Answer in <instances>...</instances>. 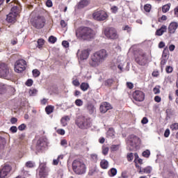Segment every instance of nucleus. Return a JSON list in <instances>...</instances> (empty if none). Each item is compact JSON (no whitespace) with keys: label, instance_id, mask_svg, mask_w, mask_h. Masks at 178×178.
I'll use <instances>...</instances> for the list:
<instances>
[{"label":"nucleus","instance_id":"obj_1","mask_svg":"<svg viewBox=\"0 0 178 178\" xmlns=\"http://www.w3.org/2000/svg\"><path fill=\"white\" fill-rule=\"evenodd\" d=\"M108 56V51L104 49L95 52L90 56V60H89L90 66L92 67H98L101 63L106 60Z\"/></svg>","mask_w":178,"mask_h":178},{"label":"nucleus","instance_id":"obj_2","mask_svg":"<svg viewBox=\"0 0 178 178\" xmlns=\"http://www.w3.org/2000/svg\"><path fill=\"white\" fill-rule=\"evenodd\" d=\"M76 35L81 40H91L94 38V31L88 27L81 26L76 29Z\"/></svg>","mask_w":178,"mask_h":178},{"label":"nucleus","instance_id":"obj_3","mask_svg":"<svg viewBox=\"0 0 178 178\" xmlns=\"http://www.w3.org/2000/svg\"><path fill=\"white\" fill-rule=\"evenodd\" d=\"M72 170L76 175H84L87 172V167L83 161L76 159L72 162Z\"/></svg>","mask_w":178,"mask_h":178},{"label":"nucleus","instance_id":"obj_4","mask_svg":"<svg viewBox=\"0 0 178 178\" xmlns=\"http://www.w3.org/2000/svg\"><path fill=\"white\" fill-rule=\"evenodd\" d=\"M75 124L79 129H90L92 126V122L90 118H86L85 117H81L76 120Z\"/></svg>","mask_w":178,"mask_h":178},{"label":"nucleus","instance_id":"obj_5","mask_svg":"<svg viewBox=\"0 0 178 178\" xmlns=\"http://www.w3.org/2000/svg\"><path fill=\"white\" fill-rule=\"evenodd\" d=\"M0 77L6 80H9L12 77L10 70L5 63H0Z\"/></svg>","mask_w":178,"mask_h":178},{"label":"nucleus","instance_id":"obj_6","mask_svg":"<svg viewBox=\"0 0 178 178\" xmlns=\"http://www.w3.org/2000/svg\"><path fill=\"white\" fill-rule=\"evenodd\" d=\"M92 18L97 22H104L108 19V13L105 10L97 9L92 13Z\"/></svg>","mask_w":178,"mask_h":178},{"label":"nucleus","instance_id":"obj_7","mask_svg":"<svg viewBox=\"0 0 178 178\" xmlns=\"http://www.w3.org/2000/svg\"><path fill=\"white\" fill-rule=\"evenodd\" d=\"M104 35L108 40H118L119 34L118 31L113 27H108L104 29Z\"/></svg>","mask_w":178,"mask_h":178},{"label":"nucleus","instance_id":"obj_8","mask_svg":"<svg viewBox=\"0 0 178 178\" xmlns=\"http://www.w3.org/2000/svg\"><path fill=\"white\" fill-rule=\"evenodd\" d=\"M19 15V7L14 6L11 8V11L7 15L6 22L8 23H16L17 15Z\"/></svg>","mask_w":178,"mask_h":178},{"label":"nucleus","instance_id":"obj_9","mask_svg":"<svg viewBox=\"0 0 178 178\" xmlns=\"http://www.w3.org/2000/svg\"><path fill=\"white\" fill-rule=\"evenodd\" d=\"M45 23H47V19H45L44 16H38L34 19L32 25L35 29L40 30L45 27Z\"/></svg>","mask_w":178,"mask_h":178},{"label":"nucleus","instance_id":"obj_10","mask_svg":"<svg viewBox=\"0 0 178 178\" xmlns=\"http://www.w3.org/2000/svg\"><path fill=\"white\" fill-rule=\"evenodd\" d=\"M26 66H27V62L24 59H19L15 63V72L22 73L26 70Z\"/></svg>","mask_w":178,"mask_h":178},{"label":"nucleus","instance_id":"obj_11","mask_svg":"<svg viewBox=\"0 0 178 178\" xmlns=\"http://www.w3.org/2000/svg\"><path fill=\"white\" fill-rule=\"evenodd\" d=\"M135 60L138 65H140V66H145L148 60L147 58V54L143 51H139L138 55L135 58Z\"/></svg>","mask_w":178,"mask_h":178},{"label":"nucleus","instance_id":"obj_12","mask_svg":"<svg viewBox=\"0 0 178 178\" xmlns=\"http://www.w3.org/2000/svg\"><path fill=\"white\" fill-rule=\"evenodd\" d=\"M49 173V170L47 168V164L45 163H42L39 166V177L40 178H47Z\"/></svg>","mask_w":178,"mask_h":178},{"label":"nucleus","instance_id":"obj_13","mask_svg":"<svg viewBox=\"0 0 178 178\" xmlns=\"http://www.w3.org/2000/svg\"><path fill=\"white\" fill-rule=\"evenodd\" d=\"M132 97L137 102H143L145 99V94L141 90H135L132 94Z\"/></svg>","mask_w":178,"mask_h":178},{"label":"nucleus","instance_id":"obj_14","mask_svg":"<svg viewBox=\"0 0 178 178\" xmlns=\"http://www.w3.org/2000/svg\"><path fill=\"white\" fill-rule=\"evenodd\" d=\"M10 170H12V167L8 164H6L3 168L0 170V177L6 178L10 172Z\"/></svg>","mask_w":178,"mask_h":178},{"label":"nucleus","instance_id":"obj_15","mask_svg":"<svg viewBox=\"0 0 178 178\" xmlns=\"http://www.w3.org/2000/svg\"><path fill=\"white\" fill-rule=\"evenodd\" d=\"M140 140V138H138L137 136L135 135H131L128 138V144L131 147H136L137 144H138V141Z\"/></svg>","mask_w":178,"mask_h":178},{"label":"nucleus","instance_id":"obj_16","mask_svg":"<svg viewBox=\"0 0 178 178\" xmlns=\"http://www.w3.org/2000/svg\"><path fill=\"white\" fill-rule=\"evenodd\" d=\"M112 107L111 106V104L106 102L102 103L99 107L101 113H106V112H108V111Z\"/></svg>","mask_w":178,"mask_h":178},{"label":"nucleus","instance_id":"obj_17","mask_svg":"<svg viewBox=\"0 0 178 178\" xmlns=\"http://www.w3.org/2000/svg\"><path fill=\"white\" fill-rule=\"evenodd\" d=\"M177 22H171L168 26V32L170 34H175V33H176V30H177Z\"/></svg>","mask_w":178,"mask_h":178},{"label":"nucleus","instance_id":"obj_18","mask_svg":"<svg viewBox=\"0 0 178 178\" xmlns=\"http://www.w3.org/2000/svg\"><path fill=\"white\" fill-rule=\"evenodd\" d=\"M88 5H90L89 0H81L77 4V8L78 9H83V8L88 6Z\"/></svg>","mask_w":178,"mask_h":178},{"label":"nucleus","instance_id":"obj_19","mask_svg":"<svg viewBox=\"0 0 178 178\" xmlns=\"http://www.w3.org/2000/svg\"><path fill=\"white\" fill-rule=\"evenodd\" d=\"M168 30V27L165 25L161 26V27L156 30L155 34L156 35H163V33H166V31Z\"/></svg>","mask_w":178,"mask_h":178},{"label":"nucleus","instance_id":"obj_20","mask_svg":"<svg viewBox=\"0 0 178 178\" xmlns=\"http://www.w3.org/2000/svg\"><path fill=\"white\" fill-rule=\"evenodd\" d=\"M88 56H90V50L84 49L81 51V54L80 55V58H81V60L88 59Z\"/></svg>","mask_w":178,"mask_h":178},{"label":"nucleus","instance_id":"obj_21","mask_svg":"<svg viewBox=\"0 0 178 178\" xmlns=\"http://www.w3.org/2000/svg\"><path fill=\"white\" fill-rule=\"evenodd\" d=\"M86 109L87 111H88L90 115H92V113H94V111H95V107L94 106V104H92L91 102H88L86 104Z\"/></svg>","mask_w":178,"mask_h":178},{"label":"nucleus","instance_id":"obj_22","mask_svg":"<svg viewBox=\"0 0 178 178\" xmlns=\"http://www.w3.org/2000/svg\"><path fill=\"white\" fill-rule=\"evenodd\" d=\"M151 172H152V168L149 166L146 167L143 169H141V168H140V170H139V173H147V175H149Z\"/></svg>","mask_w":178,"mask_h":178},{"label":"nucleus","instance_id":"obj_23","mask_svg":"<svg viewBox=\"0 0 178 178\" xmlns=\"http://www.w3.org/2000/svg\"><path fill=\"white\" fill-rule=\"evenodd\" d=\"M80 88L82 91H87L90 88V85L86 82H83L80 86Z\"/></svg>","mask_w":178,"mask_h":178},{"label":"nucleus","instance_id":"obj_24","mask_svg":"<svg viewBox=\"0 0 178 178\" xmlns=\"http://www.w3.org/2000/svg\"><path fill=\"white\" fill-rule=\"evenodd\" d=\"M109 165V163H108V161L106 160H102L100 162V166L102 169H108V166Z\"/></svg>","mask_w":178,"mask_h":178},{"label":"nucleus","instance_id":"obj_25","mask_svg":"<svg viewBox=\"0 0 178 178\" xmlns=\"http://www.w3.org/2000/svg\"><path fill=\"white\" fill-rule=\"evenodd\" d=\"M44 141H42V140L41 139H39L38 141H37V143H36V149L38 151H41V149H42V144H43Z\"/></svg>","mask_w":178,"mask_h":178},{"label":"nucleus","instance_id":"obj_26","mask_svg":"<svg viewBox=\"0 0 178 178\" xmlns=\"http://www.w3.org/2000/svg\"><path fill=\"white\" fill-rule=\"evenodd\" d=\"M120 148V145H112L110 147L111 152H116V151H119Z\"/></svg>","mask_w":178,"mask_h":178},{"label":"nucleus","instance_id":"obj_27","mask_svg":"<svg viewBox=\"0 0 178 178\" xmlns=\"http://www.w3.org/2000/svg\"><path fill=\"white\" fill-rule=\"evenodd\" d=\"M44 44H45V40L44 39H38L37 48H38L39 49H41V48L44 47Z\"/></svg>","mask_w":178,"mask_h":178},{"label":"nucleus","instance_id":"obj_28","mask_svg":"<svg viewBox=\"0 0 178 178\" xmlns=\"http://www.w3.org/2000/svg\"><path fill=\"white\" fill-rule=\"evenodd\" d=\"M118 173V170H116V168H111L109 171H108V175L109 176H111V177H113L114 176H116Z\"/></svg>","mask_w":178,"mask_h":178},{"label":"nucleus","instance_id":"obj_29","mask_svg":"<svg viewBox=\"0 0 178 178\" xmlns=\"http://www.w3.org/2000/svg\"><path fill=\"white\" fill-rule=\"evenodd\" d=\"M45 112L47 115H51V113H52V112H54V106H47L45 108Z\"/></svg>","mask_w":178,"mask_h":178},{"label":"nucleus","instance_id":"obj_30","mask_svg":"<svg viewBox=\"0 0 178 178\" xmlns=\"http://www.w3.org/2000/svg\"><path fill=\"white\" fill-rule=\"evenodd\" d=\"M113 84V79H108L104 81V86L106 87H111Z\"/></svg>","mask_w":178,"mask_h":178},{"label":"nucleus","instance_id":"obj_31","mask_svg":"<svg viewBox=\"0 0 178 178\" xmlns=\"http://www.w3.org/2000/svg\"><path fill=\"white\" fill-rule=\"evenodd\" d=\"M170 9V4H165L162 7V12L163 13H166L167 12H169Z\"/></svg>","mask_w":178,"mask_h":178},{"label":"nucleus","instance_id":"obj_32","mask_svg":"<svg viewBox=\"0 0 178 178\" xmlns=\"http://www.w3.org/2000/svg\"><path fill=\"white\" fill-rule=\"evenodd\" d=\"M109 152V147L106 145L102 146V154L103 155H108V153Z\"/></svg>","mask_w":178,"mask_h":178},{"label":"nucleus","instance_id":"obj_33","mask_svg":"<svg viewBox=\"0 0 178 178\" xmlns=\"http://www.w3.org/2000/svg\"><path fill=\"white\" fill-rule=\"evenodd\" d=\"M25 166L26 168H34L35 166V163H34L33 161H29L25 163Z\"/></svg>","mask_w":178,"mask_h":178},{"label":"nucleus","instance_id":"obj_34","mask_svg":"<svg viewBox=\"0 0 178 178\" xmlns=\"http://www.w3.org/2000/svg\"><path fill=\"white\" fill-rule=\"evenodd\" d=\"M6 92V85L0 83V94H5Z\"/></svg>","mask_w":178,"mask_h":178},{"label":"nucleus","instance_id":"obj_35","mask_svg":"<svg viewBox=\"0 0 178 178\" xmlns=\"http://www.w3.org/2000/svg\"><path fill=\"white\" fill-rule=\"evenodd\" d=\"M63 158V155H59L57 159L53 160V165H54L55 166L58 165L59 163V160L62 159Z\"/></svg>","mask_w":178,"mask_h":178},{"label":"nucleus","instance_id":"obj_36","mask_svg":"<svg viewBox=\"0 0 178 178\" xmlns=\"http://www.w3.org/2000/svg\"><path fill=\"white\" fill-rule=\"evenodd\" d=\"M83 104H84V102L81 99H77L75 100V105L76 106H83Z\"/></svg>","mask_w":178,"mask_h":178},{"label":"nucleus","instance_id":"obj_37","mask_svg":"<svg viewBox=\"0 0 178 178\" xmlns=\"http://www.w3.org/2000/svg\"><path fill=\"white\" fill-rule=\"evenodd\" d=\"M170 129H171L172 131H175V130H178V123L175 122L172 124L170 127Z\"/></svg>","mask_w":178,"mask_h":178},{"label":"nucleus","instance_id":"obj_38","mask_svg":"<svg viewBox=\"0 0 178 178\" xmlns=\"http://www.w3.org/2000/svg\"><path fill=\"white\" fill-rule=\"evenodd\" d=\"M5 144H6V140H5V138L0 137V148H3Z\"/></svg>","mask_w":178,"mask_h":178},{"label":"nucleus","instance_id":"obj_39","mask_svg":"<svg viewBox=\"0 0 178 178\" xmlns=\"http://www.w3.org/2000/svg\"><path fill=\"white\" fill-rule=\"evenodd\" d=\"M151 8H152L151 4H145L144 6V10L145 12H147V13H149V12H151Z\"/></svg>","mask_w":178,"mask_h":178},{"label":"nucleus","instance_id":"obj_40","mask_svg":"<svg viewBox=\"0 0 178 178\" xmlns=\"http://www.w3.org/2000/svg\"><path fill=\"white\" fill-rule=\"evenodd\" d=\"M143 156L145 158H149V155H151V152L149 150H145L142 153Z\"/></svg>","mask_w":178,"mask_h":178},{"label":"nucleus","instance_id":"obj_41","mask_svg":"<svg viewBox=\"0 0 178 178\" xmlns=\"http://www.w3.org/2000/svg\"><path fill=\"white\" fill-rule=\"evenodd\" d=\"M134 158V155L133 153H129L127 156V159L129 162H131V161H133Z\"/></svg>","mask_w":178,"mask_h":178},{"label":"nucleus","instance_id":"obj_42","mask_svg":"<svg viewBox=\"0 0 178 178\" xmlns=\"http://www.w3.org/2000/svg\"><path fill=\"white\" fill-rule=\"evenodd\" d=\"M33 73V76L34 77H38L40 76V74H41V72H40V71L38 70H33L32 71Z\"/></svg>","mask_w":178,"mask_h":178},{"label":"nucleus","instance_id":"obj_43","mask_svg":"<svg viewBox=\"0 0 178 178\" xmlns=\"http://www.w3.org/2000/svg\"><path fill=\"white\" fill-rule=\"evenodd\" d=\"M56 38L54 35H51L49 38V42H51V44H55L56 42Z\"/></svg>","mask_w":178,"mask_h":178},{"label":"nucleus","instance_id":"obj_44","mask_svg":"<svg viewBox=\"0 0 178 178\" xmlns=\"http://www.w3.org/2000/svg\"><path fill=\"white\" fill-rule=\"evenodd\" d=\"M111 10L112 13H118V11L119 10V8L116 6H113L111 8Z\"/></svg>","mask_w":178,"mask_h":178},{"label":"nucleus","instance_id":"obj_45","mask_svg":"<svg viewBox=\"0 0 178 178\" xmlns=\"http://www.w3.org/2000/svg\"><path fill=\"white\" fill-rule=\"evenodd\" d=\"M95 172H97V169L95 168H90L88 172V176H92V175H94Z\"/></svg>","mask_w":178,"mask_h":178},{"label":"nucleus","instance_id":"obj_46","mask_svg":"<svg viewBox=\"0 0 178 178\" xmlns=\"http://www.w3.org/2000/svg\"><path fill=\"white\" fill-rule=\"evenodd\" d=\"M166 62H168V59L162 58L161 61V67L163 69L165 65H166Z\"/></svg>","mask_w":178,"mask_h":178},{"label":"nucleus","instance_id":"obj_47","mask_svg":"<svg viewBox=\"0 0 178 178\" xmlns=\"http://www.w3.org/2000/svg\"><path fill=\"white\" fill-rule=\"evenodd\" d=\"M153 92L155 95L160 94L161 90L159 89V86H156L153 88Z\"/></svg>","mask_w":178,"mask_h":178},{"label":"nucleus","instance_id":"obj_48","mask_svg":"<svg viewBox=\"0 0 178 178\" xmlns=\"http://www.w3.org/2000/svg\"><path fill=\"white\" fill-rule=\"evenodd\" d=\"M127 87L129 88V90H133L134 88V85L131 82H127Z\"/></svg>","mask_w":178,"mask_h":178},{"label":"nucleus","instance_id":"obj_49","mask_svg":"<svg viewBox=\"0 0 178 178\" xmlns=\"http://www.w3.org/2000/svg\"><path fill=\"white\" fill-rule=\"evenodd\" d=\"M26 126L25 124H22L18 127V130H19V131H23V130L26 129Z\"/></svg>","mask_w":178,"mask_h":178},{"label":"nucleus","instance_id":"obj_50","mask_svg":"<svg viewBox=\"0 0 178 178\" xmlns=\"http://www.w3.org/2000/svg\"><path fill=\"white\" fill-rule=\"evenodd\" d=\"M165 72L166 73H172V72H173V67L171 66H167L165 68Z\"/></svg>","mask_w":178,"mask_h":178},{"label":"nucleus","instance_id":"obj_51","mask_svg":"<svg viewBox=\"0 0 178 178\" xmlns=\"http://www.w3.org/2000/svg\"><path fill=\"white\" fill-rule=\"evenodd\" d=\"M169 136H170V130H169V129H165V131L164 132V137L168 138V137H169Z\"/></svg>","mask_w":178,"mask_h":178},{"label":"nucleus","instance_id":"obj_52","mask_svg":"<svg viewBox=\"0 0 178 178\" xmlns=\"http://www.w3.org/2000/svg\"><path fill=\"white\" fill-rule=\"evenodd\" d=\"M73 86H75V87H79L80 86V81H78V79H74L72 81Z\"/></svg>","mask_w":178,"mask_h":178},{"label":"nucleus","instance_id":"obj_53","mask_svg":"<svg viewBox=\"0 0 178 178\" xmlns=\"http://www.w3.org/2000/svg\"><path fill=\"white\" fill-rule=\"evenodd\" d=\"M26 86L31 87V86H33V79H28L26 82Z\"/></svg>","mask_w":178,"mask_h":178},{"label":"nucleus","instance_id":"obj_54","mask_svg":"<svg viewBox=\"0 0 178 178\" xmlns=\"http://www.w3.org/2000/svg\"><path fill=\"white\" fill-rule=\"evenodd\" d=\"M12 133H17V127L16 126H13L10 129Z\"/></svg>","mask_w":178,"mask_h":178},{"label":"nucleus","instance_id":"obj_55","mask_svg":"<svg viewBox=\"0 0 178 178\" xmlns=\"http://www.w3.org/2000/svg\"><path fill=\"white\" fill-rule=\"evenodd\" d=\"M60 122H61V124H63V127H65V126H67V121H66L65 118H61Z\"/></svg>","mask_w":178,"mask_h":178},{"label":"nucleus","instance_id":"obj_56","mask_svg":"<svg viewBox=\"0 0 178 178\" xmlns=\"http://www.w3.org/2000/svg\"><path fill=\"white\" fill-rule=\"evenodd\" d=\"M35 94H37V90L36 89H32L29 90V95L34 96L35 95Z\"/></svg>","mask_w":178,"mask_h":178},{"label":"nucleus","instance_id":"obj_57","mask_svg":"<svg viewBox=\"0 0 178 178\" xmlns=\"http://www.w3.org/2000/svg\"><path fill=\"white\" fill-rule=\"evenodd\" d=\"M57 133H58V134H60V136H65V131H64V129H60L57 130Z\"/></svg>","mask_w":178,"mask_h":178},{"label":"nucleus","instance_id":"obj_58","mask_svg":"<svg viewBox=\"0 0 178 178\" xmlns=\"http://www.w3.org/2000/svg\"><path fill=\"white\" fill-rule=\"evenodd\" d=\"M62 45L64 46L65 48H69V42L63 40L62 42Z\"/></svg>","mask_w":178,"mask_h":178},{"label":"nucleus","instance_id":"obj_59","mask_svg":"<svg viewBox=\"0 0 178 178\" xmlns=\"http://www.w3.org/2000/svg\"><path fill=\"white\" fill-rule=\"evenodd\" d=\"M142 124H147L148 123V118L147 117H144L141 120Z\"/></svg>","mask_w":178,"mask_h":178},{"label":"nucleus","instance_id":"obj_60","mask_svg":"<svg viewBox=\"0 0 178 178\" xmlns=\"http://www.w3.org/2000/svg\"><path fill=\"white\" fill-rule=\"evenodd\" d=\"M10 123L12 124H15V123H17V118L13 117L10 119Z\"/></svg>","mask_w":178,"mask_h":178},{"label":"nucleus","instance_id":"obj_61","mask_svg":"<svg viewBox=\"0 0 178 178\" xmlns=\"http://www.w3.org/2000/svg\"><path fill=\"white\" fill-rule=\"evenodd\" d=\"M134 156H135L134 162H135V163H136V168H138V165H137V160L138 159V154L135 153V154H134Z\"/></svg>","mask_w":178,"mask_h":178},{"label":"nucleus","instance_id":"obj_62","mask_svg":"<svg viewBox=\"0 0 178 178\" xmlns=\"http://www.w3.org/2000/svg\"><path fill=\"white\" fill-rule=\"evenodd\" d=\"M46 6H47L48 8H52V1H51V0H47V2H46Z\"/></svg>","mask_w":178,"mask_h":178},{"label":"nucleus","instance_id":"obj_63","mask_svg":"<svg viewBox=\"0 0 178 178\" xmlns=\"http://www.w3.org/2000/svg\"><path fill=\"white\" fill-rule=\"evenodd\" d=\"M122 30L127 31H128V33H130V31H131V28H130V26H129V25H127V26H125L122 29Z\"/></svg>","mask_w":178,"mask_h":178},{"label":"nucleus","instance_id":"obj_64","mask_svg":"<svg viewBox=\"0 0 178 178\" xmlns=\"http://www.w3.org/2000/svg\"><path fill=\"white\" fill-rule=\"evenodd\" d=\"M154 101L155 102H161V101H162V98H161L159 96H155Z\"/></svg>","mask_w":178,"mask_h":178}]
</instances>
